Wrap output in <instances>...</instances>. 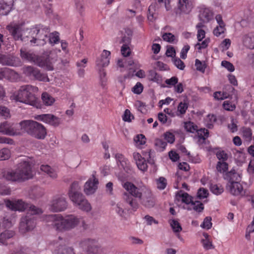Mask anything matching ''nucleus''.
<instances>
[{
  "label": "nucleus",
  "instance_id": "c756f323",
  "mask_svg": "<svg viewBox=\"0 0 254 254\" xmlns=\"http://www.w3.org/2000/svg\"><path fill=\"white\" fill-rule=\"evenodd\" d=\"M40 169L42 171L47 173L50 177L54 179L57 177V174L56 172L49 165H42L40 167Z\"/></svg>",
  "mask_w": 254,
  "mask_h": 254
},
{
  "label": "nucleus",
  "instance_id": "680f3d73",
  "mask_svg": "<svg viewBox=\"0 0 254 254\" xmlns=\"http://www.w3.org/2000/svg\"><path fill=\"white\" fill-rule=\"evenodd\" d=\"M225 30V26L218 25L214 28L213 33L215 36L219 37L221 34L224 33Z\"/></svg>",
  "mask_w": 254,
  "mask_h": 254
},
{
  "label": "nucleus",
  "instance_id": "393cba45",
  "mask_svg": "<svg viewBox=\"0 0 254 254\" xmlns=\"http://www.w3.org/2000/svg\"><path fill=\"white\" fill-rule=\"evenodd\" d=\"M133 159L136 162L138 168L142 171H145L147 169V164L144 158L138 152H134L133 154Z\"/></svg>",
  "mask_w": 254,
  "mask_h": 254
},
{
  "label": "nucleus",
  "instance_id": "20e7f679",
  "mask_svg": "<svg viewBox=\"0 0 254 254\" xmlns=\"http://www.w3.org/2000/svg\"><path fill=\"white\" fill-rule=\"evenodd\" d=\"M38 91V87L31 85L21 86L17 92L13 96V99L28 104L37 108H41V104L38 99L35 96V93Z\"/></svg>",
  "mask_w": 254,
  "mask_h": 254
},
{
  "label": "nucleus",
  "instance_id": "69168bd1",
  "mask_svg": "<svg viewBox=\"0 0 254 254\" xmlns=\"http://www.w3.org/2000/svg\"><path fill=\"white\" fill-rule=\"evenodd\" d=\"M164 138L168 143H173L175 140V137L174 134L170 132L167 131L164 134Z\"/></svg>",
  "mask_w": 254,
  "mask_h": 254
},
{
  "label": "nucleus",
  "instance_id": "2f4dec72",
  "mask_svg": "<svg viewBox=\"0 0 254 254\" xmlns=\"http://www.w3.org/2000/svg\"><path fill=\"white\" fill-rule=\"evenodd\" d=\"M203 236L205 239L201 240V243L204 249L206 250L213 249L214 247L212 245V242L209 239V236L208 235V234L204 233L203 234Z\"/></svg>",
  "mask_w": 254,
  "mask_h": 254
},
{
  "label": "nucleus",
  "instance_id": "ddd939ff",
  "mask_svg": "<svg viewBox=\"0 0 254 254\" xmlns=\"http://www.w3.org/2000/svg\"><path fill=\"white\" fill-rule=\"evenodd\" d=\"M24 73L27 76L33 77L39 81L48 82L49 81L48 76L46 73H43L40 70L31 66H27L24 68Z\"/></svg>",
  "mask_w": 254,
  "mask_h": 254
},
{
  "label": "nucleus",
  "instance_id": "6e6d98bb",
  "mask_svg": "<svg viewBox=\"0 0 254 254\" xmlns=\"http://www.w3.org/2000/svg\"><path fill=\"white\" fill-rule=\"evenodd\" d=\"M0 117H2L4 119L9 117V110L4 106L0 105Z\"/></svg>",
  "mask_w": 254,
  "mask_h": 254
},
{
  "label": "nucleus",
  "instance_id": "4be33fe9",
  "mask_svg": "<svg viewBox=\"0 0 254 254\" xmlns=\"http://www.w3.org/2000/svg\"><path fill=\"white\" fill-rule=\"evenodd\" d=\"M98 180L94 175L89 179L84 185V191L87 195H90L95 192L97 189Z\"/></svg>",
  "mask_w": 254,
  "mask_h": 254
},
{
  "label": "nucleus",
  "instance_id": "ea45409f",
  "mask_svg": "<svg viewBox=\"0 0 254 254\" xmlns=\"http://www.w3.org/2000/svg\"><path fill=\"white\" fill-rule=\"evenodd\" d=\"M188 108V104L185 102H182L179 103L177 107V115L178 116H182L184 115Z\"/></svg>",
  "mask_w": 254,
  "mask_h": 254
},
{
  "label": "nucleus",
  "instance_id": "09e8293b",
  "mask_svg": "<svg viewBox=\"0 0 254 254\" xmlns=\"http://www.w3.org/2000/svg\"><path fill=\"white\" fill-rule=\"evenodd\" d=\"M170 224L174 232L178 233L182 231V227L178 221L172 220L170 221Z\"/></svg>",
  "mask_w": 254,
  "mask_h": 254
},
{
  "label": "nucleus",
  "instance_id": "9d476101",
  "mask_svg": "<svg viewBox=\"0 0 254 254\" xmlns=\"http://www.w3.org/2000/svg\"><path fill=\"white\" fill-rule=\"evenodd\" d=\"M80 246L89 254H106L105 248L101 247L98 242L89 238H85L80 242Z\"/></svg>",
  "mask_w": 254,
  "mask_h": 254
},
{
  "label": "nucleus",
  "instance_id": "4468645a",
  "mask_svg": "<svg viewBox=\"0 0 254 254\" xmlns=\"http://www.w3.org/2000/svg\"><path fill=\"white\" fill-rule=\"evenodd\" d=\"M59 241L56 243L55 249L53 250V254H75L73 249L70 247H65L64 239L61 237H58Z\"/></svg>",
  "mask_w": 254,
  "mask_h": 254
},
{
  "label": "nucleus",
  "instance_id": "f8f14e48",
  "mask_svg": "<svg viewBox=\"0 0 254 254\" xmlns=\"http://www.w3.org/2000/svg\"><path fill=\"white\" fill-rule=\"evenodd\" d=\"M34 215L28 213L22 217L19 224V231L22 233L33 230L36 226V219Z\"/></svg>",
  "mask_w": 254,
  "mask_h": 254
},
{
  "label": "nucleus",
  "instance_id": "dca6fc26",
  "mask_svg": "<svg viewBox=\"0 0 254 254\" xmlns=\"http://www.w3.org/2000/svg\"><path fill=\"white\" fill-rule=\"evenodd\" d=\"M0 76L1 80L5 78L11 82L17 81L20 78V75L17 72L8 67L0 68Z\"/></svg>",
  "mask_w": 254,
  "mask_h": 254
},
{
  "label": "nucleus",
  "instance_id": "39448f33",
  "mask_svg": "<svg viewBox=\"0 0 254 254\" xmlns=\"http://www.w3.org/2000/svg\"><path fill=\"white\" fill-rule=\"evenodd\" d=\"M51 54V51H46L42 56H39L33 52L27 51L24 48L20 50V56L23 60L34 63L48 70H53L54 69L53 59L50 56Z\"/></svg>",
  "mask_w": 254,
  "mask_h": 254
},
{
  "label": "nucleus",
  "instance_id": "412c9836",
  "mask_svg": "<svg viewBox=\"0 0 254 254\" xmlns=\"http://www.w3.org/2000/svg\"><path fill=\"white\" fill-rule=\"evenodd\" d=\"M193 4L190 0H179L178 10L180 14H189L191 11Z\"/></svg>",
  "mask_w": 254,
  "mask_h": 254
},
{
  "label": "nucleus",
  "instance_id": "f257e3e1",
  "mask_svg": "<svg viewBox=\"0 0 254 254\" xmlns=\"http://www.w3.org/2000/svg\"><path fill=\"white\" fill-rule=\"evenodd\" d=\"M123 188L128 192H125L124 198L133 211L139 207L136 198L146 207L151 208L155 204V200L151 190L145 186L137 187L133 184L126 182Z\"/></svg>",
  "mask_w": 254,
  "mask_h": 254
},
{
  "label": "nucleus",
  "instance_id": "de8ad7c7",
  "mask_svg": "<svg viewBox=\"0 0 254 254\" xmlns=\"http://www.w3.org/2000/svg\"><path fill=\"white\" fill-rule=\"evenodd\" d=\"M243 137L247 141H250L252 137V131L250 127H244L242 129Z\"/></svg>",
  "mask_w": 254,
  "mask_h": 254
},
{
  "label": "nucleus",
  "instance_id": "a211bd4d",
  "mask_svg": "<svg viewBox=\"0 0 254 254\" xmlns=\"http://www.w3.org/2000/svg\"><path fill=\"white\" fill-rule=\"evenodd\" d=\"M67 206V202L65 198L62 196L55 197L51 205L52 210L55 212L64 211Z\"/></svg>",
  "mask_w": 254,
  "mask_h": 254
},
{
  "label": "nucleus",
  "instance_id": "c9c22d12",
  "mask_svg": "<svg viewBox=\"0 0 254 254\" xmlns=\"http://www.w3.org/2000/svg\"><path fill=\"white\" fill-rule=\"evenodd\" d=\"M146 140L145 136L142 134H138L134 138L135 145L139 148H141V146L146 143Z\"/></svg>",
  "mask_w": 254,
  "mask_h": 254
},
{
  "label": "nucleus",
  "instance_id": "a878e982",
  "mask_svg": "<svg viewBox=\"0 0 254 254\" xmlns=\"http://www.w3.org/2000/svg\"><path fill=\"white\" fill-rule=\"evenodd\" d=\"M244 45L247 48L254 49V32L245 35L243 38Z\"/></svg>",
  "mask_w": 254,
  "mask_h": 254
},
{
  "label": "nucleus",
  "instance_id": "4c0bfd02",
  "mask_svg": "<svg viewBox=\"0 0 254 254\" xmlns=\"http://www.w3.org/2000/svg\"><path fill=\"white\" fill-rule=\"evenodd\" d=\"M216 121V117L213 114H209L205 119V124L208 128H212L213 124Z\"/></svg>",
  "mask_w": 254,
  "mask_h": 254
},
{
  "label": "nucleus",
  "instance_id": "c03bdc74",
  "mask_svg": "<svg viewBox=\"0 0 254 254\" xmlns=\"http://www.w3.org/2000/svg\"><path fill=\"white\" fill-rule=\"evenodd\" d=\"M179 195L182 198V202L186 204L191 203L192 202V197L187 192L181 191Z\"/></svg>",
  "mask_w": 254,
  "mask_h": 254
},
{
  "label": "nucleus",
  "instance_id": "e2e57ef3",
  "mask_svg": "<svg viewBox=\"0 0 254 254\" xmlns=\"http://www.w3.org/2000/svg\"><path fill=\"white\" fill-rule=\"evenodd\" d=\"M173 62L175 65L179 69L183 70L185 67L184 63L179 58H174Z\"/></svg>",
  "mask_w": 254,
  "mask_h": 254
},
{
  "label": "nucleus",
  "instance_id": "6ab92c4d",
  "mask_svg": "<svg viewBox=\"0 0 254 254\" xmlns=\"http://www.w3.org/2000/svg\"><path fill=\"white\" fill-rule=\"evenodd\" d=\"M111 52L108 50H104L100 57L97 59L96 65L98 68L107 66L109 64Z\"/></svg>",
  "mask_w": 254,
  "mask_h": 254
},
{
  "label": "nucleus",
  "instance_id": "9b49d317",
  "mask_svg": "<svg viewBox=\"0 0 254 254\" xmlns=\"http://www.w3.org/2000/svg\"><path fill=\"white\" fill-rule=\"evenodd\" d=\"M21 126L19 124L5 121L0 125V133L9 135H17L21 133Z\"/></svg>",
  "mask_w": 254,
  "mask_h": 254
},
{
  "label": "nucleus",
  "instance_id": "a18cd8bd",
  "mask_svg": "<svg viewBox=\"0 0 254 254\" xmlns=\"http://www.w3.org/2000/svg\"><path fill=\"white\" fill-rule=\"evenodd\" d=\"M228 168V164L226 162L218 161L216 169L220 173H224L227 171Z\"/></svg>",
  "mask_w": 254,
  "mask_h": 254
},
{
  "label": "nucleus",
  "instance_id": "6e6552de",
  "mask_svg": "<svg viewBox=\"0 0 254 254\" xmlns=\"http://www.w3.org/2000/svg\"><path fill=\"white\" fill-rule=\"evenodd\" d=\"M50 32V29L47 26L41 24L35 25L29 31V36L32 38L30 40L31 43L37 46L44 45L46 43Z\"/></svg>",
  "mask_w": 254,
  "mask_h": 254
},
{
  "label": "nucleus",
  "instance_id": "338daca9",
  "mask_svg": "<svg viewBox=\"0 0 254 254\" xmlns=\"http://www.w3.org/2000/svg\"><path fill=\"white\" fill-rule=\"evenodd\" d=\"M221 65L226 68L230 72H233L235 70V67L233 64L228 61H222Z\"/></svg>",
  "mask_w": 254,
  "mask_h": 254
},
{
  "label": "nucleus",
  "instance_id": "7ed1b4c3",
  "mask_svg": "<svg viewBox=\"0 0 254 254\" xmlns=\"http://www.w3.org/2000/svg\"><path fill=\"white\" fill-rule=\"evenodd\" d=\"M2 174L4 179L12 182L23 181L31 179L33 176L31 165L27 161L19 163L15 171H4Z\"/></svg>",
  "mask_w": 254,
  "mask_h": 254
},
{
  "label": "nucleus",
  "instance_id": "423d86ee",
  "mask_svg": "<svg viewBox=\"0 0 254 254\" xmlns=\"http://www.w3.org/2000/svg\"><path fill=\"white\" fill-rule=\"evenodd\" d=\"M80 187L78 182H74L70 186L68 196L70 200L78 207L79 209L89 212L91 206L84 195L80 192Z\"/></svg>",
  "mask_w": 254,
  "mask_h": 254
},
{
  "label": "nucleus",
  "instance_id": "603ef678",
  "mask_svg": "<svg viewBox=\"0 0 254 254\" xmlns=\"http://www.w3.org/2000/svg\"><path fill=\"white\" fill-rule=\"evenodd\" d=\"M216 157L219 161L226 162L228 159V154L223 150H219L216 153Z\"/></svg>",
  "mask_w": 254,
  "mask_h": 254
},
{
  "label": "nucleus",
  "instance_id": "0e129e2a",
  "mask_svg": "<svg viewBox=\"0 0 254 254\" xmlns=\"http://www.w3.org/2000/svg\"><path fill=\"white\" fill-rule=\"evenodd\" d=\"M223 107L225 110L230 111H232L236 108L235 105L230 101H224L223 104Z\"/></svg>",
  "mask_w": 254,
  "mask_h": 254
},
{
  "label": "nucleus",
  "instance_id": "aec40b11",
  "mask_svg": "<svg viewBox=\"0 0 254 254\" xmlns=\"http://www.w3.org/2000/svg\"><path fill=\"white\" fill-rule=\"evenodd\" d=\"M199 13V19L203 23H208L213 19V12L209 8L202 6Z\"/></svg>",
  "mask_w": 254,
  "mask_h": 254
},
{
  "label": "nucleus",
  "instance_id": "e433bc0d",
  "mask_svg": "<svg viewBox=\"0 0 254 254\" xmlns=\"http://www.w3.org/2000/svg\"><path fill=\"white\" fill-rule=\"evenodd\" d=\"M196 132L197 133L199 139H202L203 141L205 140L209 136V131L205 128H197Z\"/></svg>",
  "mask_w": 254,
  "mask_h": 254
},
{
  "label": "nucleus",
  "instance_id": "f03ea898",
  "mask_svg": "<svg viewBox=\"0 0 254 254\" xmlns=\"http://www.w3.org/2000/svg\"><path fill=\"white\" fill-rule=\"evenodd\" d=\"M47 220L52 223L51 225L57 231L63 232L71 230L79 224L81 218L74 214L50 215L47 217Z\"/></svg>",
  "mask_w": 254,
  "mask_h": 254
},
{
  "label": "nucleus",
  "instance_id": "cd10ccee",
  "mask_svg": "<svg viewBox=\"0 0 254 254\" xmlns=\"http://www.w3.org/2000/svg\"><path fill=\"white\" fill-rule=\"evenodd\" d=\"M147 78L149 81L157 83H160L162 80V76L153 69L148 71Z\"/></svg>",
  "mask_w": 254,
  "mask_h": 254
},
{
  "label": "nucleus",
  "instance_id": "473e14b6",
  "mask_svg": "<svg viewBox=\"0 0 254 254\" xmlns=\"http://www.w3.org/2000/svg\"><path fill=\"white\" fill-rule=\"evenodd\" d=\"M49 43L54 45L59 43L60 41V34L57 31H55L53 33H49L48 36V39Z\"/></svg>",
  "mask_w": 254,
  "mask_h": 254
},
{
  "label": "nucleus",
  "instance_id": "0eeeda50",
  "mask_svg": "<svg viewBox=\"0 0 254 254\" xmlns=\"http://www.w3.org/2000/svg\"><path fill=\"white\" fill-rule=\"evenodd\" d=\"M22 132L39 139H43L47 135L45 127L40 123L32 120H24L20 123Z\"/></svg>",
  "mask_w": 254,
  "mask_h": 254
},
{
  "label": "nucleus",
  "instance_id": "1a4fd4ad",
  "mask_svg": "<svg viewBox=\"0 0 254 254\" xmlns=\"http://www.w3.org/2000/svg\"><path fill=\"white\" fill-rule=\"evenodd\" d=\"M6 205L7 207L12 210L22 211L27 210V213H30L32 215H36L42 213V210L41 208L37 207L34 205L26 203L21 199H18L14 201L8 200L6 202Z\"/></svg>",
  "mask_w": 254,
  "mask_h": 254
},
{
  "label": "nucleus",
  "instance_id": "f704fd0d",
  "mask_svg": "<svg viewBox=\"0 0 254 254\" xmlns=\"http://www.w3.org/2000/svg\"><path fill=\"white\" fill-rule=\"evenodd\" d=\"M14 221V217L8 218L7 216L4 217L1 223V226H0V229L3 228V229H7L10 228Z\"/></svg>",
  "mask_w": 254,
  "mask_h": 254
},
{
  "label": "nucleus",
  "instance_id": "7c9ffc66",
  "mask_svg": "<svg viewBox=\"0 0 254 254\" xmlns=\"http://www.w3.org/2000/svg\"><path fill=\"white\" fill-rule=\"evenodd\" d=\"M76 9L80 16L83 17L85 14V7L83 0H74Z\"/></svg>",
  "mask_w": 254,
  "mask_h": 254
},
{
  "label": "nucleus",
  "instance_id": "79ce46f5",
  "mask_svg": "<svg viewBox=\"0 0 254 254\" xmlns=\"http://www.w3.org/2000/svg\"><path fill=\"white\" fill-rule=\"evenodd\" d=\"M184 127L187 131L191 133L196 132L198 128L197 126L191 122H186L185 123Z\"/></svg>",
  "mask_w": 254,
  "mask_h": 254
},
{
  "label": "nucleus",
  "instance_id": "58836bf2",
  "mask_svg": "<svg viewBox=\"0 0 254 254\" xmlns=\"http://www.w3.org/2000/svg\"><path fill=\"white\" fill-rule=\"evenodd\" d=\"M12 6L0 1V14L7 15L11 10Z\"/></svg>",
  "mask_w": 254,
  "mask_h": 254
},
{
  "label": "nucleus",
  "instance_id": "72a5a7b5",
  "mask_svg": "<svg viewBox=\"0 0 254 254\" xmlns=\"http://www.w3.org/2000/svg\"><path fill=\"white\" fill-rule=\"evenodd\" d=\"M42 99L46 106H51L55 102L54 98L47 92H44L42 94Z\"/></svg>",
  "mask_w": 254,
  "mask_h": 254
},
{
  "label": "nucleus",
  "instance_id": "bf43d9fd",
  "mask_svg": "<svg viewBox=\"0 0 254 254\" xmlns=\"http://www.w3.org/2000/svg\"><path fill=\"white\" fill-rule=\"evenodd\" d=\"M208 195V190L206 189L200 188L197 193V196L199 199H203L207 197Z\"/></svg>",
  "mask_w": 254,
  "mask_h": 254
},
{
  "label": "nucleus",
  "instance_id": "052dcab7",
  "mask_svg": "<svg viewBox=\"0 0 254 254\" xmlns=\"http://www.w3.org/2000/svg\"><path fill=\"white\" fill-rule=\"evenodd\" d=\"M143 90V86L141 83L138 82L132 88V91L136 94H140Z\"/></svg>",
  "mask_w": 254,
  "mask_h": 254
},
{
  "label": "nucleus",
  "instance_id": "5701e85b",
  "mask_svg": "<svg viewBox=\"0 0 254 254\" xmlns=\"http://www.w3.org/2000/svg\"><path fill=\"white\" fill-rule=\"evenodd\" d=\"M227 188L230 192L233 195L243 196L245 194L243 187L239 182L228 184Z\"/></svg>",
  "mask_w": 254,
  "mask_h": 254
},
{
  "label": "nucleus",
  "instance_id": "13d9d810",
  "mask_svg": "<svg viewBox=\"0 0 254 254\" xmlns=\"http://www.w3.org/2000/svg\"><path fill=\"white\" fill-rule=\"evenodd\" d=\"M163 40L169 43H173L175 40V36L171 33H165L162 36Z\"/></svg>",
  "mask_w": 254,
  "mask_h": 254
},
{
  "label": "nucleus",
  "instance_id": "774afa93",
  "mask_svg": "<svg viewBox=\"0 0 254 254\" xmlns=\"http://www.w3.org/2000/svg\"><path fill=\"white\" fill-rule=\"evenodd\" d=\"M209 42H210V39L209 38L205 39L201 43H197L195 45V47L198 50H201L202 49H205L207 47Z\"/></svg>",
  "mask_w": 254,
  "mask_h": 254
},
{
  "label": "nucleus",
  "instance_id": "37998d69",
  "mask_svg": "<svg viewBox=\"0 0 254 254\" xmlns=\"http://www.w3.org/2000/svg\"><path fill=\"white\" fill-rule=\"evenodd\" d=\"M193 210L197 212H202L204 209L203 204L199 201H193L191 203Z\"/></svg>",
  "mask_w": 254,
  "mask_h": 254
},
{
  "label": "nucleus",
  "instance_id": "c85d7f7f",
  "mask_svg": "<svg viewBox=\"0 0 254 254\" xmlns=\"http://www.w3.org/2000/svg\"><path fill=\"white\" fill-rule=\"evenodd\" d=\"M0 64L2 65L15 66L13 58L2 54H0Z\"/></svg>",
  "mask_w": 254,
  "mask_h": 254
},
{
  "label": "nucleus",
  "instance_id": "3c124183",
  "mask_svg": "<svg viewBox=\"0 0 254 254\" xmlns=\"http://www.w3.org/2000/svg\"><path fill=\"white\" fill-rule=\"evenodd\" d=\"M195 66L197 70L201 71L203 73L204 72L206 65L205 63H202L198 59H196L195 61Z\"/></svg>",
  "mask_w": 254,
  "mask_h": 254
},
{
  "label": "nucleus",
  "instance_id": "5fc2aeb1",
  "mask_svg": "<svg viewBox=\"0 0 254 254\" xmlns=\"http://www.w3.org/2000/svg\"><path fill=\"white\" fill-rule=\"evenodd\" d=\"M200 226L207 230L210 229L212 227L211 218L210 217H205Z\"/></svg>",
  "mask_w": 254,
  "mask_h": 254
},
{
  "label": "nucleus",
  "instance_id": "2eb2a0df",
  "mask_svg": "<svg viewBox=\"0 0 254 254\" xmlns=\"http://www.w3.org/2000/svg\"><path fill=\"white\" fill-rule=\"evenodd\" d=\"M7 29L15 40H23L22 35L25 33V31L23 24L9 25L7 26Z\"/></svg>",
  "mask_w": 254,
  "mask_h": 254
},
{
  "label": "nucleus",
  "instance_id": "bb28decb",
  "mask_svg": "<svg viewBox=\"0 0 254 254\" xmlns=\"http://www.w3.org/2000/svg\"><path fill=\"white\" fill-rule=\"evenodd\" d=\"M226 178L228 181V184L235 182H239L241 180L240 176L235 170H231L228 172L226 175Z\"/></svg>",
  "mask_w": 254,
  "mask_h": 254
},
{
  "label": "nucleus",
  "instance_id": "b1692460",
  "mask_svg": "<svg viewBox=\"0 0 254 254\" xmlns=\"http://www.w3.org/2000/svg\"><path fill=\"white\" fill-rule=\"evenodd\" d=\"M115 158L119 167H122L125 171L128 173L130 171V165L128 160L121 153H116Z\"/></svg>",
  "mask_w": 254,
  "mask_h": 254
},
{
  "label": "nucleus",
  "instance_id": "864d4df0",
  "mask_svg": "<svg viewBox=\"0 0 254 254\" xmlns=\"http://www.w3.org/2000/svg\"><path fill=\"white\" fill-rule=\"evenodd\" d=\"M155 6L153 5H150L148 9L147 18L150 21H153L155 19Z\"/></svg>",
  "mask_w": 254,
  "mask_h": 254
},
{
  "label": "nucleus",
  "instance_id": "8fccbe9b",
  "mask_svg": "<svg viewBox=\"0 0 254 254\" xmlns=\"http://www.w3.org/2000/svg\"><path fill=\"white\" fill-rule=\"evenodd\" d=\"M14 235V231L5 229L3 232L0 233V239L2 240H5L7 239L12 238Z\"/></svg>",
  "mask_w": 254,
  "mask_h": 254
},
{
  "label": "nucleus",
  "instance_id": "a19ab883",
  "mask_svg": "<svg viewBox=\"0 0 254 254\" xmlns=\"http://www.w3.org/2000/svg\"><path fill=\"white\" fill-rule=\"evenodd\" d=\"M11 156V151L7 148H3L0 150V161L8 160Z\"/></svg>",
  "mask_w": 254,
  "mask_h": 254
},
{
  "label": "nucleus",
  "instance_id": "49530a36",
  "mask_svg": "<svg viewBox=\"0 0 254 254\" xmlns=\"http://www.w3.org/2000/svg\"><path fill=\"white\" fill-rule=\"evenodd\" d=\"M210 190L213 193L216 195L220 194L223 191V188L216 184H211L210 187Z\"/></svg>",
  "mask_w": 254,
  "mask_h": 254
},
{
  "label": "nucleus",
  "instance_id": "f3484780",
  "mask_svg": "<svg viewBox=\"0 0 254 254\" xmlns=\"http://www.w3.org/2000/svg\"><path fill=\"white\" fill-rule=\"evenodd\" d=\"M34 119L40 121H42L50 125L57 127L61 123V119L52 114H42L36 115Z\"/></svg>",
  "mask_w": 254,
  "mask_h": 254
},
{
  "label": "nucleus",
  "instance_id": "4d7b16f0",
  "mask_svg": "<svg viewBox=\"0 0 254 254\" xmlns=\"http://www.w3.org/2000/svg\"><path fill=\"white\" fill-rule=\"evenodd\" d=\"M167 185V180L164 177H160L157 180V188L160 190H164Z\"/></svg>",
  "mask_w": 254,
  "mask_h": 254
}]
</instances>
